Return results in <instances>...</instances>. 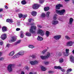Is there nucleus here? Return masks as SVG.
<instances>
[{
  "instance_id": "nucleus-1",
  "label": "nucleus",
  "mask_w": 74,
  "mask_h": 74,
  "mask_svg": "<svg viewBox=\"0 0 74 74\" xmlns=\"http://www.w3.org/2000/svg\"><path fill=\"white\" fill-rule=\"evenodd\" d=\"M36 30V27L34 26H32L31 27V29H29V31L30 33H31L32 34H35L36 33V31H35Z\"/></svg>"
},
{
  "instance_id": "nucleus-2",
  "label": "nucleus",
  "mask_w": 74,
  "mask_h": 74,
  "mask_svg": "<svg viewBox=\"0 0 74 74\" xmlns=\"http://www.w3.org/2000/svg\"><path fill=\"white\" fill-rule=\"evenodd\" d=\"M56 11L57 14H58V15H63L64 14V12H65V10H64V9H63L61 10H56Z\"/></svg>"
},
{
  "instance_id": "nucleus-3",
  "label": "nucleus",
  "mask_w": 74,
  "mask_h": 74,
  "mask_svg": "<svg viewBox=\"0 0 74 74\" xmlns=\"http://www.w3.org/2000/svg\"><path fill=\"white\" fill-rule=\"evenodd\" d=\"M12 64H10L8 66L7 69L8 71L9 72H11L12 71Z\"/></svg>"
},
{
  "instance_id": "nucleus-4",
  "label": "nucleus",
  "mask_w": 74,
  "mask_h": 74,
  "mask_svg": "<svg viewBox=\"0 0 74 74\" xmlns=\"http://www.w3.org/2000/svg\"><path fill=\"white\" fill-rule=\"evenodd\" d=\"M44 31L42 29H39L38 31H37V33L38 34H40V35H41V36H43L44 35Z\"/></svg>"
},
{
  "instance_id": "nucleus-5",
  "label": "nucleus",
  "mask_w": 74,
  "mask_h": 74,
  "mask_svg": "<svg viewBox=\"0 0 74 74\" xmlns=\"http://www.w3.org/2000/svg\"><path fill=\"white\" fill-rule=\"evenodd\" d=\"M40 5H39L38 4H34L32 6V8L33 9H38V8H39Z\"/></svg>"
},
{
  "instance_id": "nucleus-6",
  "label": "nucleus",
  "mask_w": 74,
  "mask_h": 74,
  "mask_svg": "<svg viewBox=\"0 0 74 74\" xmlns=\"http://www.w3.org/2000/svg\"><path fill=\"white\" fill-rule=\"evenodd\" d=\"M66 54H65V52H63V53L65 56H67L69 55V49H66L65 50Z\"/></svg>"
},
{
  "instance_id": "nucleus-7",
  "label": "nucleus",
  "mask_w": 74,
  "mask_h": 74,
  "mask_svg": "<svg viewBox=\"0 0 74 74\" xmlns=\"http://www.w3.org/2000/svg\"><path fill=\"white\" fill-rule=\"evenodd\" d=\"M38 63V62L37 61H30V63L31 64V65H34V64H36Z\"/></svg>"
},
{
  "instance_id": "nucleus-8",
  "label": "nucleus",
  "mask_w": 74,
  "mask_h": 74,
  "mask_svg": "<svg viewBox=\"0 0 74 74\" xmlns=\"http://www.w3.org/2000/svg\"><path fill=\"white\" fill-rule=\"evenodd\" d=\"M73 44V42L72 41H69L67 43L66 45L68 47H70L72 46Z\"/></svg>"
},
{
  "instance_id": "nucleus-9",
  "label": "nucleus",
  "mask_w": 74,
  "mask_h": 74,
  "mask_svg": "<svg viewBox=\"0 0 74 74\" xmlns=\"http://www.w3.org/2000/svg\"><path fill=\"white\" fill-rule=\"evenodd\" d=\"M1 39L3 40H5L6 38H7V35L5 34H3L1 35Z\"/></svg>"
},
{
  "instance_id": "nucleus-10",
  "label": "nucleus",
  "mask_w": 74,
  "mask_h": 74,
  "mask_svg": "<svg viewBox=\"0 0 74 74\" xmlns=\"http://www.w3.org/2000/svg\"><path fill=\"white\" fill-rule=\"evenodd\" d=\"M16 39L14 36H12L11 38V39L9 41L10 42H14L16 41Z\"/></svg>"
},
{
  "instance_id": "nucleus-11",
  "label": "nucleus",
  "mask_w": 74,
  "mask_h": 74,
  "mask_svg": "<svg viewBox=\"0 0 74 74\" xmlns=\"http://www.w3.org/2000/svg\"><path fill=\"white\" fill-rule=\"evenodd\" d=\"M61 38V36L60 35L55 36L54 37V39H55V40H59V39H60Z\"/></svg>"
},
{
  "instance_id": "nucleus-12",
  "label": "nucleus",
  "mask_w": 74,
  "mask_h": 74,
  "mask_svg": "<svg viewBox=\"0 0 74 74\" xmlns=\"http://www.w3.org/2000/svg\"><path fill=\"white\" fill-rule=\"evenodd\" d=\"M59 23V22L57 21H53L52 22V25H57Z\"/></svg>"
},
{
  "instance_id": "nucleus-13",
  "label": "nucleus",
  "mask_w": 74,
  "mask_h": 74,
  "mask_svg": "<svg viewBox=\"0 0 74 74\" xmlns=\"http://www.w3.org/2000/svg\"><path fill=\"white\" fill-rule=\"evenodd\" d=\"M25 53V51H21L18 53V55H19V56H20V55H23Z\"/></svg>"
},
{
  "instance_id": "nucleus-14",
  "label": "nucleus",
  "mask_w": 74,
  "mask_h": 74,
  "mask_svg": "<svg viewBox=\"0 0 74 74\" xmlns=\"http://www.w3.org/2000/svg\"><path fill=\"white\" fill-rule=\"evenodd\" d=\"M70 60L71 62H73V63H74V57H73L72 56H70Z\"/></svg>"
},
{
  "instance_id": "nucleus-15",
  "label": "nucleus",
  "mask_w": 74,
  "mask_h": 74,
  "mask_svg": "<svg viewBox=\"0 0 74 74\" xmlns=\"http://www.w3.org/2000/svg\"><path fill=\"white\" fill-rule=\"evenodd\" d=\"M60 7H62V5L60 4H59L58 5H56V9H57V10H59Z\"/></svg>"
},
{
  "instance_id": "nucleus-16",
  "label": "nucleus",
  "mask_w": 74,
  "mask_h": 74,
  "mask_svg": "<svg viewBox=\"0 0 74 74\" xmlns=\"http://www.w3.org/2000/svg\"><path fill=\"white\" fill-rule=\"evenodd\" d=\"M19 55L17 53V54H16L13 57V59H16V58H19Z\"/></svg>"
},
{
  "instance_id": "nucleus-17",
  "label": "nucleus",
  "mask_w": 74,
  "mask_h": 74,
  "mask_svg": "<svg viewBox=\"0 0 74 74\" xmlns=\"http://www.w3.org/2000/svg\"><path fill=\"white\" fill-rule=\"evenodd\" d=\"M73 22V19L72 18H71L69 19V25H72Z\"/></svg>"
},
{
  "instance_id": "nucleus-18",
  "label": "nucleus",
  "mask_w": 74,
  "mask_h": 74,
  "mask_svg": "<svg viewBox=\"0 0 74 74\" xmlns=\"http://www.w3.org/2000/svg\"><path fill=\"white\" fill-rule=\"evenodd\" d=\"M50 56H51L50 53L49 52H47L46 56V58H49Z\"/></svg>"
},
{
  "instance_id": "nucleus-19",
  "label": "nucleus",
  "mask_w": 74,
  "mask_h": 74,
  "mask_svg": "<svg viewBox=\"0 0 74 74\" xmlns=\"http://www.w3.org/2000/svg\"><path fill=\"white\" fill-rule=\"evenodd\" d=\"M14 53H15L14 51H12L9 54V56H12L14 55Z\"/></svg>"
},
{
  "instance_id": "nucleus-20",
  "label": "nucleus",
  "mask_w": 74,
  "mask_h": 74,
  "mask_svg": "<svg viewBox=\"0 0 74 74\" xmlns=\"http://www.w3.org/2000/svg\"><path fill=\"white\" fill-rule=\"evenodd\" d=\"M37 40H38V41H42V40H43V38L39 36H38L37 38Z\"/></svg>"
},
{
  "instance_id": "nucleus-21",
  "label": "nucleus",
  "mask_w": 74,
  "mask_h": 74,
  "mask_svg": "<svg viewBox=\"0 0 74 74\" xmlns=\"http://www.w3.org/2000/svg\"><path fill=\"white\" fill-rule=\"evenodd\" d=\"M32 15H33V16H36L37 15V12L35 11H33L31 13Z\"/></svg>"
},
{
  "instance_id": "nucleus-22",
  "label": "nucleus",
  "mask_w": 74,
  "mask_h": 74,
  "mask_svg": "<svg viewBox=\"0 0 74 74\" xmlns=\"http://www.w3.org/2000/svg\"><path fill=\"white\" fill-rule=\"evenodd\" d=\"M2 30L4 32H5L7 31V28L5 27H3L2 28Z\"/></svg>"
},
{
  "instance_id": "nucleus-23",
  "label": "nucleus",
  "mask_w": 74,
  "mask_h": 74,
  "mask_svg": "<svg viewBox=\"0 0 74 74\" xmlns=\"http://www.w3.org/2000/svg\"><path fill=\"white\" fill-rule=\"evenodd\" d=\"M41 69L42 71H46V70H47L46 68H45V67L43 66H42L41 67Z\"/></svg>"
},
{
  "instance_id": "nucleus-24",
  "label": "nucleus",
  "mask_w": 74,
  "mask_h": 74,
  "mask_svg": "<svg viewBox=\"0 0 74 74\" xmlns=\"http://www.w3.org/2000/svg\"><path fill=\"white\" fill-rule=\"evenodd\" d=\"M54 68L55 69H59V70H61V69H62V68L60 66H54Z\"/></svg>"
},
{
  "instance_id": "nucleus-25",
  "label": "nucleus",
  "mask_w": 74,
  "mask_h": 74,
  "mask_svg": "<svg viewBox=\"0 0 74 74\" xmlns=\"http://www.w3.org/2000/svg\"><path fill=\"white\" fill-rule=\"evenodd\" d=\"M49 10V7H45L44 8V10L45 11H47Z\"/></svg>"
},
{
  "instance_id": "nucleus-26",
  "label": "nucleus",
  "mask_w": 74,
  "mask_h": 74,
  "mask_svg": "<svg viewBox=\"0 0 74 74\" xmlns=\"http://www.w3.org/2000/svg\"><path fill=\"white\" fill-rule=\"evenodd\" d=\"M40 58L42 59H47V57L45 56H40Z\"/></svg>"
},
{
  "instance_id": "nucleus-27",
  "label": "nucleus",
  "mask_w": 74,
  "mask_h": 74,
  "mask_svg": "<svg viewBox=\"0 0 74 74\" xmlns=\"http://www.w3.org/2000/svg\"><path fill=\"white\" fill-rule=\"evenodd\" d=\"M21 4H26V2L25 0H23L21 1Z\"/></svg>"
},
{
  "instance_id": "nucleus-28",
  "label": "nucleus",
  "mask_w": 74,
  "mask_h": 74,
  "mask_svg": "<svg viewBox=\"0 0 74 74\" xmlns=\"http://www.w3.org/2000/svg\"><path fill=\"white\" fill-rule=\"evenodd\" d=\"M49 32L48 31H46V35L47 37H48L49 36Z\"/></svg>"
},
{
  "instance_id": "nucleus-29",
  "label": "nucleus",
  "mask_w": 74,
  "mask_h": 74,
  "mask_svg": "<svg viewBox=\"0 0 74 74\" xmlns=\"http://www.w3.org/2000/svg\"><path fill=\"white\" fill-rule=\"evenodd\" d=\"M26 35L27 36H31V33H28V32H27L26 33Z\"/></svg>"
},
{
  "instance_id": "nucleus-30",
  "label": "nucleus",
  "mask_w": 74,
  "mask_h": 74,
  "mask_svg": "<svg viewBox=\"0 0 74 74\" xmlns=\"http://www.w3.org/2000/svg\"><path fill=\"white\" fill-rule=\"evenodd\" d=\"M21 41V40H19L17 42L14 43V45H17L18 44H19V43H20Z\"/></svg>"
},
{
  "instance_id": "nucleus-31",
  "label": "nucleus",
  "mask_w": 74,
  "mask_h": 74,
  "mask_svg": "<svg viewBox=\"0 0 74 74\" xmlns=\"http://www.w3.org/2000/svg\"><path fill=\"white\" fill-rule=\"evenodd\" d=\"M34 21V20L33 19L30 18L28 20V22L30 23V22H33Z\"/></svg>"
},
{
  "instance_id": "nucleus-32",
  "label": "nucleus",
  "mask_w": 74,
  "mask_h": 74,
  "mask_svg": "<svg viewBox=\"0 0 74 74\" xmlns=\"http://www.w3.org/2000/svg\"><path fill=\"white\" fill-rule=\"evenodd\" d=\"M57 14H55L54 15V17H53V19L54 20H56L57 19V17H56L57 16Z\"/></svg>"
},
{
  "instance_id": "nucleus-33",
  "label": "nucleus",
  "mask_w": 74,
  "mask_h": 74,
  "mask_svg": "<svg viewBox=\"0 0 74 74\" xmlns=\"http://www.w3.org/2000/svg\"><path fill=\"white\" fill-rule=\"evenodd\" d=\"M59 62L60 63H62V62H63V59L62 58H61L60 59Z\"/></svg>"
},
{
  "instance_id": "nucleus-34",
  "label": "nucleus",
  "mask_w": 74,
  "mask_h": 74,
  "mask_svg": "<svg viewBox=\"0 0 74 74\" xmlns=\"http://www.w3.org/2000/svg\"><path fill=\"white\" fill-rule=\"evenodd\" d=\"M65 38L67 40H70V38L67 35L65 36Z\"/></svg>"
},
{
  "instance_id": "nucleus-35",
  "label": "nucleus",
  "mask_w": 74,
  "mask_h": 74,
  "mask_svg": "<svg viewBox=\"0 0 74 74\" xmlns=\"http://www.w3.org/2000/svg\"><path fill=\"white\" fill-rule=\"evenodd\" d=\"M18 16L19 18H22V17L23 18V15L21 14H18Z\"/></svg>"
},
{
  "instance_id": "nucleus-36",
  "label": "nucleus",
  "mask_w": 74,
  "mask_h": 74,
  "mask_svg": "<svg viewBox=\"0 0 74 74\" xmlns=\"http://www.w3.org/2000/svg\"><path fill=\"white\" fill-rule=\"evenodd\" d=\"M45 14L44 13H42V14L41 15V17L42 18H44V17H45Z\"/></svg>"
},
{
  "instance_id": "nucleus-37",
  "label": "nucleus",
  "mask_w": 74,
  "mask_h": 74,
  "mask_svg": "<svg viewBox=\"0 0 74 74\" xmlns=\"http://www.w3.org/2000/svg\"><path fill=\"white\" fill-rule=\"evenodd\" d=\"M29 48L33 49V48H34V47L32 45H29L28 46Z\"/></svg>"
},
{
  "instance_id": "nucleus-38",
  "label": "nucleus",
  "mask_w": 74,
  "mask_h": 74,
  "mask_svg": "<svg viewBox=\"0 0 74 74\" xmlns=\"http://www.w3.org/2000/svg\"><path fill=\"white\" fill-rule=\"evenodd\" d=\"M49 14H50V12H48L46 13V16L47 17H48L49 16Z\"/></svg>"
},
{
  "instance_id": "nucleus-39",
  "label": "nucleus",
  "mask_w": 74,
  "mask_h": 74,
  "mask_svg": "<svg viewBox=\"0 0 74 74\" xmlns=\"http://www.w3.org/2000/svg\"><path fill=\"white\" fill-rule=\"evenodd\" d=\"M25 69H26L27 70H29L30 69H29V67H28V66H25Z\"/></svg>"
},
{
  "instance_id": "nucleus-40",
  "label": "nucleus",
  "mask_w": 74,
  "mask_h": 74,
  "mask_svg": "<svg viewBox=\"0 0 74 74\" xmlns=\"http://www.w3.org/2000/svg\"><path fill=\"white\" fill-rule=\"evenodd\" d=\"M72 71V69H68L67 70V73H69L70 72H71Z\"/></svg>"
},
{
  "instance_id": "nucleus-41",
  "label": "nucleus",
  "mask_w": 74,
  "mask_h": 74,
  "mask_svg": "<svg viewBox=\"0 0 74 74\" xmlns=\"http://www.w3.org/2000/svg\"><path fill=\"white\" fill-rule=\"evenodd\" d=\"M27 14L23 15V18H26V17H27Z\"/></svg>"
},
{
  "instance_id": "nucleus-42",
  "label": "nucleus",
  "mask_w": 74,
  "mask_h": 74,
  "mask_svg": "<svg viewBox=\"0 0 74 74\" xmlns=\"http://www.w3.org/2000/svg\"><path fill=\"white\" fill-rule=\"evenodd\" d=\"M3 42L2 41V40H0V45H2L3 44Z\"/></svg>"
},
{
  "instance_id": "nucleus-43",
  "label": "nucleus",
  "mask_w": 74,
  "mask_h": 74,
  "mask_svg": "<svg viewBox=\"0 0 74 74\" xmlns=\"http://www.w3.org/2000/svg\"><path fill=\"white\" fill-rule=\"evenodd\" d=\"M47 51V49H46L45 50H44L43 51H42V53H45Z\"/></svg>"
},
{
  "instance_id": "nucleus-44",
  "label": "nucleus",
  "mask_w": 74,
  "mask_h": 74,
  "mask_svg": "<svg viewBox=\"0 0 74 74\" xmlns=\"http://www.w3.org/2000/svg\"><path fill=\"white\" fill-rule=\"evenodd\" d=\"M39 3L40 4H42V3H44V1L43 0H40L39 1Z\"/></svg>"
},
{
  "instance_id": "nucleus-45",
  "label": "nucleus",
  "mask_w": 74,
  "mask_h": 74,
  "mask_svg": "<svg viewBox=\"0 0 74 74\" xmlns=\"http://www.w3.org/2000/svg\"><path fill=\"white\" fill-rule=\"evenodd\" d=\"M16 12H20V11H21V10H20V9H17V8H16Z\"/></svg>"
},
{
  "instance_id": "nucleus-46",
  "label": "nucleus",
  "mask_w": 74,
  "mask_h": 74,
  "mask_svg": "<svg viewBox=\"0 0 74 74\" xmlns=\"http://www.w3.org/2000/svg\"><path fill=\"white\" fill-rule=\"evenodd\" d=\"M23 36H24L23 34H21V37L23 38Z\"/></svg>"
},
{
  "instance_id": "nucleus-47",
  "label": "nucleus",
  "mask_w": 74,
  "mask_h": 74,
  "mask_svg": "<svg viewBox=\"0 0 74 74\" xmlns=\"http://www.w3.org/2000/svg\"><path fill=\"white\" fill-rule=\"evenodd\" d=\"M32 58L33 59H34L35 58H36V56H35V55H32Z\"/></svg>"
},
{
  "instance_id": "nucleus-48",
  "label": "nucleus",
  "mask_w": 74,
  "mask_h": 74,
  "mask_svg": "<svg viewBox=\"0 0 74 74\" xmlns=\"http://www.w3.org/2000/svg\"><path fill=\"white\" fill-rule=\"evenodd\" d=\"M62 53H61L60 52H59L58 53V55L59 56H62Z\"/></svg>"
},
{
  "instance_id": "nucleus-49",
  "label": "nucleus",
  "mask_w": 74,
  "mask_h": 74,
  "mask_svg": "<svg viewBox=\"0 0 74 74\" xmlns=\"http://www.w3.org/2000/svg\"><path fill=\"white\" fill-rule=\"evenodd\" d=\"M45 63L46 65H47V64H49V62H45Z\"/></svg>"
},
{
  "instance_id": "nucleus-50",
  "label": "nucleus",
  "mask_w": 74,
  "mask_h": 74,
  "mask_svg": "<svg viewBox=\"0 0 74 74\" xmlns=\"http://www.w3.org/2000/svg\"><path fill=\"white\" fill-rule=\"evenodd\" d=\"M37 26L38 27H40V28H41V27H42V26L40 25H37Z\"/></svg>"
},
{
  "instance_id": "nucleus-51",
  "label": "nucleus",
  "mask_w": 74,
  "mask_h": 74,
  "mask_svg": "<svg viewBox=\"0 0 74 74\" xmlns=\"http://www.w3.org/2000/svg\"><path fill=\"white\" fill-rule=\"evenodd\" d=\"M21 30V29L19 28H16V31H19V30Z\"/></svg>"
},
{
  "instance_id": "nucleus-52",
  "label": "nucleus",
  "mask_w": 74,
  "mask_h": 74,
  "mask_svg": "<svg viewBox=\"0 0 74 74\" xmlns=\"http://www.w3.org/2000/svg\"><path fill=\"white\" fill-rule=\"evenodd\" d=\"M6 22H10V19H8L6 20Z\"/></svg>"
},
{
  "instance_id": "nucleus-53",
  "label": "nucleus",
  "mask_w": 74,
  "mask_h": 74,
  "mask_svg": "<svg viewBox=\"0 0 74 74\" xmlns=\"http://www.w3.org/2000/svg\"><path fill=\"white\" fill-rule=\"evenodd\" d=\"M61 71H62V72H63V73H64V72H65V70L64 69H61Z\"/></svg>"
},
{
  "instance_id": "nucleus-54",
  "label": "nucleus",
  "mask_w": 74,
  "mask_h": 74,
  "mask_svg": "<svg viewBox=\"0 0 74 74\" xmlns=\"http://www.w3.org/2000/svg\"><path fill=\"white\" fill-rule=\"evenodd\" d=\"M12 22H13L12 21V20L11 19H10L9 20V22H11V23H12Z\"/></svg>"
},
{
  "instance_id": "nucleus-55",
  "label": "nucleus",
  "mask_w": 74,
  "mask_h": 74,
  "mask_svg": "<svg viewBox=\"0 0 74 74\" xmlns=\"http://www.w3.org/2000/svg\"><path fill=\"white\" fill-rule=\"evenodd\" d=\"M4 59V58H0V60H3Z\"/></svg>"
},
{
  "instance_id": "nucleus-56",
  "label": "nucleus",
  "mask_w": 74,
  "mask_h": 74,
  "mask_svg": "<svg viewBox=\"0 0 74 74\" xmlns=\"http://www.w3.org/2000/svg\"><path fill=\"white\" fill-rule=\"evenodd\" d=\"M7 47H10V45L9 44H8L7 45Z\"/></svg>"
},
{
  "instance_id": "nucleus-57",
  "label": "nucleus",
  "mask_w": 74,
  "mask_h": 74,
  "mask_svg": "<svg viewBox=\"0 0 74 74\" xmlns=\"http://www.w3.org/2000/svg\"><path fill=\"white\" fill-rule=\"evenodd\" d=\"M48 72H49V73L50 74H51V73H52L53 72H52L51 71H49Z\"/></svg>"
},
{
  "instance_id": "nucleus-58",
  "label": "nucleus",
  "mask_w": 74,
  "mask_h": 74,
  "mask_svg": "<svg viewBox=\"0 0 74 74\" xmlns=\"http://www.w3.org/2000/svg\"><path fill=\"white\" fill-rule=\"evenodd\" d=\"M3 9H0V12H1V11H2Z\"/></svg>"
},
{
  "instance_id": "nucleus-59",
  "label": "nucleus",
  "mask_w": 74,
  "mask_h": 74,
  "mask_svg": "<svg viewBox=\"0 0 74 74\" xmlns=\"http://www.w3.org/2000/svg\"><path fill=\"white\" fill-rule=\"evenodd\" d=\"M5 8H6V9H8V8L7 6H5Z\"/></svg>"
},
{
  "instance_id": "nucleus-60",
  "label": "nucleus",
  "mask_w": 74,
  "mask_h": 74,
  "mask_svg": "<svg viewBox=\"0 0 74 74\" xmlns=\"http://www.w3.org/2000/svg\"><path fill=\"white\" fill-rule=\"evenodd\" d=\"M2 55V53L0 52V56H1Z\"/></svg>"
},
{
  "instance_id": "nucleus-61",
  "label": "nucleus",
  "mask_w": 74,
  "mask_h": 74,
  "mask_svg": "<svg viewBox=\"0 0 74 74\" xmlns=\"http://www.w3.org/2000/svg\"><path fill=\"white\" fill-rule=\"evenodd\" d=\"M21 74H25V73L23 71H22Z\"/></svg>"
},
{
  "instance_id": "nucleus-62",
  "label": "nucleus",
  "mask_w": 74,
  "mask_h": 74,
  "mask_svg": "<svg viewBox=\"0 0 74 74\" xmlns=\"http://www.w3.org/2000/svg\"><path fill=\"white\" fill-rule=\"evenodd\" d=\"M17 25L18 26H19L20 25V23H17Z\"/></svg>"
},
{
  "instance_id": "nucleus-63",
  "label": "nucleus",
  "mask_w": 74,
  "mask_h": 74,
  "mask_svg": "<svg viewBox=\"0 0 74 74\" xmlns=\"http://www.w3.org/2000/svg\"><path fill=\"white\" fill-rule=\"evenodd\" d=\"M29 74H33V73L32 72H30L29 73Z\"/></svg>"
},
{
  "instance_id": "nucleus-64",
  "label": "nucleus",
  "mask_w": 74,
  "mask_h": 74,
  "mask_svg": "<svg viewBox=\"0 0 74 74\" xmlns=\"http://www.w3.org/2000/svg\"><path fill=\"white\" fill-rule=\"evenodd\" d=\"M72 52L73 54H74V49L72 51Z\"/></svg>"
}]
</instances>
